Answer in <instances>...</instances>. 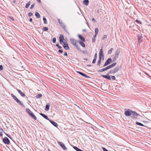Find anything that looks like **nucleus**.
Returning a JSON list of instances; mask_svg holds the SVG:
<instances>
[{
  "label": "nucleus",
  "mask_w": 151,
  "mask_h": 151,
  "mask_svg": "<svg viewBox=\"0 0 151 151\" xmlns=\"http://www.w3.org/2000/svg\"><path fill=\"white\" fill-rule=\"evenodd\" d=\"M70 40L73 44L78 49H79V46L77 44L78 43V41L76 40L75 39L73 38H71Z\"/></svg>",
  "instance_id": "1"
},
{
  "label": "nucleus",
  "mask_w": 151,
  "mask_h": 151,
  "mask_svg": "<svg viewBox=\"0 0 151 151\" xmlns=\"http://www.w3.org/2000/svg\"><path fill=\"white\" fill-rule=\"evenodd\" d=\"M121 67L119 66H118L116 67L113 70H111L110 72L111 74L112 73H114L117 72L120 69Z\"/></svg>",
  "instance_id": "2"
},
{
  "label": "nucleus",
  "mask_w": 151,
  "mask_h": 151,
  "mask_svg": "<svg viewBox=\"0 0 151 151\" xmlns=\"http://www.w3.org/2000/svg\"><path fill=\"white\" fill-rule=\"evenodd\" d=\"M112 61V59L111 58H109L106 61L104 65H103V67H105L108 65L110 64Z\"/></svg>",
  "instance_id": "3"
},
{
  "label": "nucleus",
  "mask_w": 151,
  "mask_h": 151,
  "mask_svg": "<svg viewBox=\"0 0 151 151\" xmlns=\"http://www.w3.org/2000/svg\"><path fill=\"white\" fill-rule=\"evenodd\" d=\"M3 141L6 144L9 145L10 143V142L9 139L6 137H5L3 139Z\"/></svg>",
  "instance_id": "4"
},
{
  "label": "nucleus",
  "mask_w": 151,
  "mask_h": 151,
  "mask_svg": "<svg viewBox=\"0 0 151 151\" xmlns=\"http://www.w3.org/2000/svg\"><path fill=\"white\" fill-rule=\"evenodd\" d=\"M63 46L64 48L67 50H70V47L68 46V43L67 42H64L63 45Z\"/></svg>",
  "instance_id": "5"
},
{
  "label": "nucleus",
  "mask_w": 151,
  "mask_h": 151,
  "mask_svg": "<svg viewBox=\"0 0 151 151\" xmlns=\"http://www.w3.org/2000/svg\"><path fill=\"white\" fill-rule=\"evenodd\" d=\"M58 143L60 145V146L63 148L64 150H66L67 149V148L65 147V145L62 142L58 141Z\"/></svg>",
  "instance_id": "6"
},
{
  "label": "nucleus",
  "mask_w": 151,
  "mask_h": 151,
  "mask_svg": "<svg viewBox=\"0 0 151 151\" xmlns=\"http://www.w3.org/2000/svg\"><path fill=\"white\" fill-rule=\"evenodd\" d=\"M102 56V59L103 60L104 58V55L103 53V50L102 48L101 49L99 52V56Z\"/></svg>",
  "instance_id": "7"
},
{
  "label": "nucleus",
  "mask_w": 151,
  "mask_h": 151,
  "mask_svg": "<svg viewBox=\"0 0 151 151\" xmlns=\"http://www.w3.org/2000/svg\"><path fill=\"white\" fill-rule=\"evenodd\" d=\"M109 74L108 73L107 75H101V76H102L103 77L107 79H108L109 80H111V78L109 76Z\"/></svg>",
  "instance_id": "8"
},
{
  "label": "nucleus",
  "mask_w": 151,
  "mask_h": 151,
  "mask_svg": "<svg viewBox=\"0 0 151 151\" xmlns=\"http://www.w3.org/2000/svg\"><path fill=\"white\" fill-rule=\"evenodd\" d=\"M131 112L129 111H126L124 112V115L126 116H129L131 115Z\"/></svg>",
  "instance_id": "9"
},
{
  "label": "nucleus",
  "mask_w": 151,
  "mask_h": 151,
  "mask_svg": "<svg viewBox=\"0 0 151 151\" xmlns=\"http://www.w3.org/2000/svg\"><path fill=\"white\" fill-rule=\"evenodd\" d=\"M58 22L61 25L62 28L64 29H65V26L63 23L59 19H58Z\"/></svg>",
  "instance_id": "10"
},
{
  "label": "nucleus",
  "mask_w": 151,
  "mask_h": 151,
  "mask_svg": "<svg viewBox=\"0 0 151 151\" xmlns=\"http://www.w3.org/2000/svg\"><path fill=\"white\" fill-rule=\"evenodd\" d=\"M119 52V50H116L115 53V55L114 57L115 60H116V59L118 58Z\"/></svg>",
  "instance_id": "11"
},
{
  "label": "nucleus",
  "mask_w": 151,
  "mask_h": 151,
  "mask_svg": "<svg viewBox=\"0 0 151 151\" xmlns=\"http://www.w3.org/2000/svg\"><path fill=\"white\" fill-rule=\"evenodd\" d=\"M17 90L22 97H24L25 96V94L22 92L20 90L18 89H17Z\"/></svg>",
  "instance_id": "12"
},
{
  "label": "nucleus",
  "mask_w": 151,
  "mask_h": 151,
  "mask_svg": "<svg viewBox=\"0 0 151 151\" xmlns=\"http://www.w3.org/2000/svg\"><path fill=\"white\" fill-rule=\"evenodd\" d=\"M50 122L54 126H55V127H57V126H58V124L56 122H54L53 121L51 120H50Z\"/></svg>",
  "instance_id": "13"
},
{
  "label": "nucleus",
  "mask_w": 151,
  "mask_h": 151,
  "mask_svg": "<svg viewBox=\"0 0 151 151\" xmlns=\"http://www.w3.org/2000/svg\"><path fill=\"white\" fill-rule=\"evenodd\" d=\"M77 72L79 74H80L81 75H82V76L85 77L86 78H87L88 77V76L86 75L85 74L83 73L80 72V71H77Z\"/></svg>",
  "instance_id": "14"
},
{
  "label": "nucleus",
  "mask_w": 151,
  "mask_h": 151,
  "mask_svg": "<svg viewBox=\"0 0 151 151\" xmlns=\"http://www.w3.org/2000/svg\"><path fill=\"white\" fill-rule=\"evenodd\" d=\"M40 114L41 116H42L44 118H45V119H46L47 120H49V119L48 118V117L45 115L44 114H43L42 113H40Z\"/></svg>",
  "instance_id": "15"
},
{
  "label": "nucleus",
  "mask_w": 151,
  "mask_h": 151,
  "mask_svg": "<svg viewBox=\"0 0 151 151\" xmlns=\"http://www.w3.org/2000/svg\"><path fill=\"white\" fill-rule=\"evenodd\" d=\"M26 111L29 114L30 116L31 114L33 113L32 111L29 109L27 108L26 109Z\"/></svg>",
  "instance_id": "16"
},
{
  "label": "nucleus",
  "mask_w": 151,
  "mask_h": 151,
  "mask_svg": "<svg viewBox=\"0 0 151 151\" xmlns=\"http://www.w3.org/2000/svg\"><path fill=\"white\" fill-rule=\"evenodd\" d=\"M15 101L17 103L19 104L20 105L22 106H23V104L18 99H17Z\"/></svg>",
  "instance_id": "17"
},
{
  "label": "nucleus",
  "mask_w": 151,
  "mask_h": 151,
  "mask_svg": "<svg viewBox=\"0 0 151 151\" xmlns=\"http://www.w3.org/2000/svg\"><path fill=\"white\" fill-rule=\"evenodd\" d=\"M107 70V69L106 68H106H104L102 69L99 70L98 71V72L101 73L103 72L104 71Z\"/></svg>",
  "instance_id": "18"
},
{
  "label": "nucleus",
  "mask_w": 151,
  "mask_h": 151,
  "mask_svg": "<svg viewBox=\"0 0 151 151\" xmlns=\"http://www.w3.org/2000/svg\"><path fill=\"white\" fill-rule=\"evenodd\" d=\"M83 3L86 5H88L89 4V1L88 0H84Z\"/></svg>",
  "instance_id": "19"
},
{
  "label": "nucleus",
  "mask_w": 151,
  "mask_h": 151,
  "mask_svg": "<svg viewBox=\"0 0 151 151\" xmlns=\"http://www.w3.org/2000/svg\"><path fill=\"white\" fill-rule=\"evenodd\" d=\"M95 35H94V37H96L97 36V35L98 34V33L99 32V29L98 28H96L95 29Z\"/></svg>",
  "instance_id": "20"
},
{
  "label": "nucleus",
  "mask_w": 151,
  "mask_h": 151,
  "mask_svg": "<svg viewBox=\"0 0 151 151\" xmlns=\"http://www.w3.org/2000/svg\"><path fill=\"white\" fill-rule=\"evenodd\" d=\"M78 37L79 38H80V40H81L82 41H84L85 40L84 38L81 35H78Z\"/></svg>",
  "instance_id": "21"
},
{
  "label": "nucleus",
  "mask_w": 151,
  "mask_h": 151,
  "mask_svg": "<svg viewBox=\"0 0 151 151\" xmlns=\"http://www.w3.org/2000/svg\"><path fill=\"white\" fill-rule=\"evenodd\" d=\"M78 43H79L83 47H85V46L84 43L81 41H78Z\"/></svg>",
  "instance_id": "22"
},
{
  "label": "nucleus",
  "mask_w": 151,
  "mask_h": 151,
  "mask_svg": "<svg viewBox=\"0 0 151 151\" xmlns=\"http://www.w3.org/2000/svg\"><path fill=\"white\" fill-rule=\"evenodd\" d=\"M35 15L37 18H39L40 17V14L38 12H35Z\"/></svg>",
  "instance_id": "23"
},
{
  "label": "nucleus",
  "mask_w": 151,
  "mask_h": 151,
  "mask_svg": "<svg viewBox=\"0 0 151 151\" xmlns=\"http://www.w3.org/2000/svg\"><path fill=\"white\" fill-rule=\"evenodd\" d=\"M73 148L75 150L77 151H82V150H81L78 148L76 146H74L73 147Z\"/></svg>",
  "instance_id": "24"
},
{
  "label": "nucleus",
  "mask_w": 151,
  "mask_h": 151,
  "mask_svg": "<svg viewBox=\"0 0 151 151\" xmlns=\"http://www.w3.org/2000/svg\"><path fill=\"white\" fill-rule=\"evenodd\" d=\"M50 106V105L49 104H47L45 108V110L47 111H48L49 109V107Z\"/></svg>",
  "instance_id": "25"
},
{
  "label": "nucleus",
  "mask_w": 151,
  "mask_h": 151,
  "mask_svg": "<svg viewBox=\"0 0 151 151\" xmlns=\"http://www.w3.org/2000/svg\"><path fill=\"white\" fill-rule=\"evenodd\" d=\"M33 119H34L35 120H36L37 118L36 117L34 114L33 113H32L31 115L30 116Z\"/></svg>",
  "instance_id": "26"
},
{
  "label": "nucleus",
  "mask_w": 151,
  "mask_h": 151,
  "mask_svg": "<svg viewBox=\"0 0 151 151\" xmlns=\"http://www.w3.org/2000/svg\"><path fill=\"white\" fill-rule=\"evenodd\" d=\"M131 113L132 114V115L134 116H138L139 115L137 113L134 111H132Z\"/></svg>",
  "instance_id": "27"
},
{
  "label": "nucleus",
  "mask_w": 151,
  "mask_h": 151,
  "mask_svg": "<svg viewBox=\"0 0 151 151\" xmlns=\"http://www.w3.org/2000/svg\"><path fill=\"white\" fill-rule=\"evenodd\" d=\"M30 1H29L28 3H27V4H26V6H25V7L26 8H28L29 6L30 5Z\"/></svg>",
  "instance_id": "28"
},
{
  "label": "nucleus",
  "mask_w": 151,
  "mask_h": 151,
  "mask_svg": "<svg viewBox=\"0 0 151 151\" xmlns=\"http://www.w3.org/2000/svg\"><path fill=\"white\" fill-rule=\"evenodd\" d=\"M113 48H111L110 50H109L108 52V54H111V53L112 52V51H113Z\"/></svg>",
  "instance_id": "29"
},
{
  "label": "nucleus",
  "mask_w": 151,
  "mask_h": 151,
  "mask_svg": "<svg viewBox=\"0 0 151 151\" xmlns=\"http://www.w3.org/2000/svg\"><path fill=\"white\" fill-rule=\"evenodd\" d=\"M11 96L12 97L13 99L16 101L17 99V98L14 94H11Z\"/></svg>",
  "instance_id": "30"
},
{
  "label": "nucleus",
  "mask_w": 151,
  "mask_h": 151,
  "mask_svg": "<svg viewBox=\"0 0 151 151\" xmlns=\"http://www.w3.org/2000/svg\"><path fill=\"white\" fill-rule=\"evenodd\" d=\"M42 96V94H39L37 96H36V97L37 99H38V98L41 97Z\"/></svg>",
  "instance_id": "31"
},
{
  "label": "nucleus",
  "mask_w": 151,
  "mask_h": 151,
  "mask_svg": "<svg viewBox=\"0 0 151 151\" xmlns=\"http://www.w3.org/2000/svg\"><path fill=\"white\" fill-rule=\"evenodd\" d=\"M137 37L138 38V41L139 42H142L141 39H142V37L141 36H140L139 35H137Z\"/></svg>",
  "instance_id": "32"
},
{
  "label": "nucleus",
  "mask_w": 151,
  "mask_h": 151,
  "mask_svg": "<svg viewBox=\"0 0 151 151\" xmlns=\"http://www.w3.org/2000/svg\"><path fill=\"white\" fill-rule=\"evenodd\" d=\"M136 124H137L138 125H140V126H144V125L143 124H141V123L139 122H136Z\"/></svg>",
  "instance_id": "33"
},
{
  "label": "nucleus",
  "mask_w": 151,
  "mask_h": 151,
  "mask_svg": "<svg viewBox=\"0 0 151 151\" xmlns=\"http://www.w3.org/2000/svg\"><path fill=\"white\" fill-rule=\"evenodd\" d=\"M116 63H115L110 65V66H111V68H112L115 66L116 65Z\"/></svg>",
  "instance_id": "34"
},
{
  "label": "nucleus",
  "mask_w": 151,
  "mask_h": 151,
  "mask_svg": "<svg viewBox=\"0 0 151 151\" xmlns=\"http://www.w3.org/2000/svg\"><path fill=\"white\" fill-rule=\"evenodd\" d=\"M61 39V40H64V37L63 35H60V36L59 37V39Z\"/></svg>",
  "instance_id": "35"
},
{
  "label": "nucleus",
  "mask_w": 151,
  "mask_h": 151,
  "mask_svg": "<svg viewBox=\"0 0 151 151\" xmlns=\"http://www.w3.org/2000/svg\"><path fill=\"white\" fill-rule=\"evenodd\" d=\"M43 21H44V23L45 24H47V20H46V18H45V17H44L43 18Z\"/></svg>",
  "instance_id": "36"
},
{
  "label": "nucleus",
  "mask_w": 151,
  "mask_h": 151,
  "mask_svg": "<svg viewBox=\"0 0 151 151\" xmlns=\"http://www.w3.org/2000/svg\"><path fill=\"white\" fill-rule=\"evenodd\" d=\"M48 30V28L47 27H44L43 28V30L44 31H46Z\"/></svg>",
  "instance_id": "37"
},
{
  "label": "nucleus",
  "mask_w": 151,
  "mask_h": 151,
  "mask_svg": "<svg viewBox=\"0 0 151 151\" xmlns=\"http://www.w3.org/2000/svg\"><path fill=\"white\" fill-rule=\"evenodd\" d=\"M107 36L106 35H104L103 36V37L102 38L103 40H104L107 38Z\"/></svg>",
  "instance_id": "38"
},
{
  "label": "nucleus",
  "mask_w": 151,
  "mask_h": 151,
  "mask_svg": "<svg viewBox=\"0 0 151 151\" xmlns=\"http://www.w3.org/2000/svg\"><path fill=\"white\" fill-rule=\"evenodd\" d=\"M63 40H61L60 39V42L61 44H62V43L64 44V42H65V41H63Z\"/></svg>",
  "instance_id": "39"
},
{
  "label": "nucleus",
  "mask_w": 151,
  "mask_h": 151,
  "mask_svg": "<svg viewBox=\"0 0 151 151\" xmlns=\"http://www.w3.org/2000/svg\"><path fill=\"white\" fill-rule=\"evenodd\" d=\"M56 46L58 47L59 48L61 49L62 48V47L60 46L59 44H56Z\"/></svg>",
  "instance_id": "40"
},
{
  "label": "nucleus",
  "mask_w": 151,
  "mask_h": 151,
  "mask_svg": "<svg viewBox=\"0 0 151 151\" xmlns=\"http://www.w3.org/2000/svg\"><path fill=\"white\" fill-rule=\"evenodd\" d=\"M101 60H99V61H98V62L97 65L99 66H100V65H101Z\"/></svg>",
  "instance_id": "41"
},
{
  "label": "nucleus",
  "mask_w": 151,
  "mask_h": 151,
  "mask_svg": "<svg viewBox=\"0 0 151 151\" xmlns=\"http://www.w3.org/2000/svg\"><path fill=\"white\" fill-rule=\"evenodd\" d=\"M111 78L113 80H115L116 79V78L115 76H111Z\"/></svg>",
  "instance_id": "42"
},
{
  "label": "nucleus",
  "mask_w": 151,
  "mask_h": 151,
  "mask_svg": "<svg viewBox=\"0 0 151 151\" xmlns=\"http://www.w3.org/2000/svg\"><path fill=\"white\" fill-rule=\"evenodd\" d=\"M52 42L55 43L56 41V38H53L52 39Z\"/></svg>",
  "instance_id": "43"
},
{
  "label": "nucleus",
  "mask_w": 151,
  "mask_h": 151,
  "mask_svg": "<svg viewBox=\"0 0 151 151\" xmlns=\"http://www.w3.org/2000/svg\"><path fill=\"white\" fill-rule=\"evenodd\" d=\"M96 37H94V35L93 37V39H92V42H95V38Z\"/></svg>",
  "instance_id": "44"
},
{
  "label": "nucleus",
  "mask_w": 151,
  "mask_h": 151,
  "mask_svg": "<svg viewBox=\"0 0 151 151\" xmlns=\"http://www.w3.org/2000/svg\"><path fill=\"white\" fill-rule=\"evenodd\" d=\"M35 4H32L31 6V7H30V9H32L33 8H34V7L35 6Z\"/></svg>",
  "instance_id": "45"
},
{
  "label": "nucleus",
  "mask_w": 151,
  "mask_h": 151,
  "mask_svg": "<svg viewBox=\"0 0 151 151\" xmlns=\"http://www.w3.org/2000/svg\"><path fill=\"white\" fill-rule=\"evenodd\" d=\"M58 52L61 53L63 52V50H59L58 51Z\"/></svg>",
  "instance_id": "46"
},
{
  "label": "nucleus",
  "mask_w": 151,
  "mask_h": 151,
  "mask_svg": "<svg viewBox=\"0 0 151 151\" xmlns=\"http://www.w3.org/2000/svg\"><path fill=\"white\" fill-rule=\"evenodd\" d=\"M96 60L95 59H93V61H92V63L93 64H95L96 63Z\"/></svg>",
  "instance_id": "47"
},
{
  "label": "nucleus",
  "mask_w": 151,
  "mask_h": 151,
  "mask_svg": "<svg viewBox=\"0 0 151 151\" xmlns=\"http://www.w3.org/2000/svg\"><path fill=\"white\" fill-rule=\"evenodd\" d=\"M32 15V13L31 12H29V13L28 15L29 17L31 16Z\"/></svg>",
  "instance_id": "48"
},
{
  "label": "nucleus",
  "mask_w": 151,
  "mask_h": 151,
  "mask_svg": "<svg viewBox=\"0 0 151 151\" xmlns=\"http://www.w3.org/2000/svg\"><path fill=\"white\" fill-rule=\"evenodd\" d=\"M3 69V67L2 65H0V70H2Z\"/></svg>",
  "instance_id": "49"
},
{
  "label": "nucleus",
  "mask_w": 151,
  "mask_h": 151,
  "mask_svg": "<svg viewBox=\"0 0 151 151\" xmlns=\"http://www.w3.org/2000/svg\"><path fill=\"white\" fill-rule=\"evenodd\" d=\"M103 150L104 151H109L107 150L104 147L102 148Z\"/></svg>",
  "instance_id": "50"
},
{
  "label": "nucleus",
  "mask_w": 151,
  "mask_h": 151,
  "mask_svg": "<svg viewBox=\"0 0 151 151\" xmlns=\"http://www.w3.org/2000/svg\"><path fill=\"white\" fill-rule=\"evenodd\" d=\"M106 67V68L107 69V70H108L110 68H111V66H110V65H109V66Z\"/></svg>",
  "instance_id": "51"
},
{
  "label": "nucleus",
  "mask_w": 151,
  "mask_h": 151,
  "mask_svg": "<svg viewBox=\"0 0 151 151\" xmlns=\"http://www.w3.org/2000/svg\"><path fill=\"white\" fill-rule=\"evenodd\" d=\"M92 20L95 22H96V20L94 18L92 19Z\"/></svg>",
  "instance_id": "52"
},
{
  "label": "nucleus",
  "mask_w": 151,
  "mask_h": 151,
  "mask_svg": "<svg viewBox=\"0 0 151 151\" xmlns=\"http://www.w3.org/2000/svg\"><path fill=\"white\" fill-rule=\"evenodd\" d=\"M135 21L137 22V23H141L138 20H136Z\"/></svg>",
  "instance_id": "53"
},
{
  "label": "nucleus",
  "mask_w": 151,
  "mask_h": 151,
  "mask_svg": "<svg viewBox=\"0 0 151 151\" xmlns=\"http://www.w3.org/2000/svg\"><path fill=\"white\" fill-rule=\"evenodd\" d=\"M102 56H99V60H101V58H102Z\"/></svg>",
  "instance_id": "54"
},
{
  "label": "nucleus",
  "mask_w": 151,
  "mask_h": 151,
  "mask_svg": "<svg viewBox=\"0 0 151 151\" xmlns=\"http://www.w3.org/2000/svg\"><path fill=\"white\" fill-rule=\"evenodd\" d=\"M37 2H38L39 3H41V1L40 0H36Z\"/></svg>",
  "instance_id": "55"
},
{
  "label": "nucleus",
  "mask_w": 151,
  "mask_h": 151,
  "mask_svg": "<svg viewBox=\"0 0 151 151\" xmlns=\"http://www.w3.org/2000/svg\"><path fill=\"white\" fill-rule=\"evenodd\" d=\"M64 55L67 56V54L66 52H64Z\"/></svg>",
  "instance_id": "56"
},
{
  "label": "nucleus",
  "mask_w": 151,
  "mask_h": 151,
  "mask_svg": "<svg viewBox=\"0 0 151 151\" xmlns=\"http://www.w3.org/2000/svg\"><path fill=\"white\" fill-rule=\"evenodd\" d=\"M0 136H2V132H0Z\"/></svg>",
  "instance_id": "57"
},
{
  "label": "nucleus",
  "mask_w": 151,
  "mask_h": 151,
  "mask_svg": "<svg viewBox=\"0 0 151 151\" xmlns=\"http://www.w3.org/2000/svg\"><path fill=\"white\" fill-rule=\"evenodd\" d=\"M95 57H97V53H96L95 54V55H94V56Z\"/></svg>",
  "instance_id": "58"
},
{
  "label": "nucleus",
  "mask_w": 151,
  "mask_h": 151,
  "mask_svg": "<svg viewBox=\"0 0 151 151\" xmlns=\"http://www.w3.org/2000/svg\"><path fill=\"white\" fill-rule=\"evenodd\" d=\"M32 18H30V20H29V21L30 22H31L32 21Z\"/></svg>",
  "instance_id": "59"
},
{
  "label": "nucleus",
  "mask_w": 151,
  "mask_h": 151,
  "mask_svg": "<svg viewBox=\"0 0 151 151\" xmlns=\"http://www.w3.org/2000/svg\"><path fill=\"white\" fill-rule=\"evenodd\" d=\"M97 58V57H95V56H94V59H95L96 60Z\"/></svg>",
  "instance_id": "60"
},
{
  "label": "nucleus",
  "mask_w": 151,
  "mask_h": 151,
  "mask_svg": "<svg viewBox=\"0 0 151 151\" xmlns=\"http://www.w3.org/2000/svg\"><path fill=\"white\" fill-rule=\"evenodd\" d=\"M83 32H86V29H83Z\"/></svg>",
  "instance_id": "61"
},
{
  "label": "nucleus",
  "mask_w": 151,
  "mask_h": 151,
  "mask_svg": "<svg viewBox=\"0 0 151 151\" xmlns=\"http://www.w3.org/2000/svg\"><path fill=\"white\" fill-rule=\"evenodd\" d=\"M0 129L1 131H3V129H2V128H1V129Z\"/></svg>",
  "instance_id": "62"
},
{
  "label": "nucleus",
  "mask_w": 151,
  "mask_h": 151,
  "mask_svg": "<svg viewBox=\"0 0 151 151\" xmlns=\"http://www.w3.org/2000/svg\"><path fill=\"white\" fill-rule=\"evenodd\" d=\"M10 18L12 19L13 20H14V19H13L12 18Z\"/></svg>",
  "instance_id": "63"
},
{
  "label": "nucleus",
  "mask_w": 151,
  "mask_h": 151,
  "mask_svg": "<svg viewBox=\"0 0 151 151\" xmlns=\"http://www.w3.org/2000/svg\"><path fill=\"white\" fill-rule=\"evenodd\" d=\"M86 24H87V25L88 26V23L87 22V23H86Z\"/></svg>",
  "instance_id": "64"
}]
</instances>
